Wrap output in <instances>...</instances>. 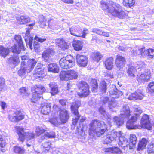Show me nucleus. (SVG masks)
<instances>
[{
  "label": "nucleus",
  "instance_id": "69168bd1",
  "mask_svg": "<svg viewBox=\"0 0 154 154\" xmlns=\"http://www.w3.org/2000/svg\"><path fill=\"white\" fill-rule=\"evenodd\" d=\"M39 80H42L43 79V78L45 76V74L43 72H39Z\"/></svg>",
  "mask_w": 154,
  "mask_h": 154
},
{
  "label": "nucleus",
  "instance_id": "e2e57ef3",
  "mask_svg": "<svg viewBox=\"0 0 154 154\" xmlns=\"http://www.w3.org/2000/svg\"><path fill=\"white\" fill-rule=\"evenodd\" d=\"M45 88L43 86L39 85V95L42 94L45 91Z\"/></svg>",
  "mask_w": 154,
  "mask_h": 154
},
{
  "label": "nucleus",
  "instance_id": "20e7f679",
  "mask_svg": "<svg viewBox=\"0 0 154 154\" xmlns=\"http://www.w3.org/2000/svg\"><path fill=\"white\" fill-rule=\"evenodd\" d=\"M130 115L129 108L127 104H125L121 111L119 117L115 116L113 118L114 122L118 126L122 125L125 119H128Z\"/></svg>",
  "mask_w": 154,
  "mask_h": 154
},
{
  "label": "nucleus",
  "instance_id": "a211bd4d",
  "mask_svg": "<svg viewBox=\"0 0 154 154\" xmlns=\"http://www.w3.org/2000/svg\"><path fill=\"white\" fill-rule=\"evenodd\" d=\"M137 119V117L133 116H132L131 119L128 121L126 123V127L128 129H135L138 128V126L137 125H134V123Z\"/></svg>",
  "mask_w": 154,
  "mask_h": 154
},
{
  "label": "nucleus",
  "instance_id": "0e129e2a",
  "mask_svg": "<svg viewBox=\"0 0 154 154\" xmlns=\"http://www.w3.org/2000/svg\"><path fill=\"white\" fill-rule=\"evenodd\" d=\"M27 90L25 87H23L19 90V92L21 94H25Z\"/></svg>",
  "mask_w": 154,
  "mask_h": 154
},
{
  "label": "nucleus",
  "instance_id": "6e6552de",
  "mask_svg": "<svg viewBox=\"0 0 154 154\" xmlns=\"http://www.w3.org/2000/svg\"><path fill=\"white\" fill-rule=\"evenodd\" d=\"M80 102L78 100L75 103H73L71 107L72 112L74 114V115L76 116L75 117L73 118L72 120V124L74 126H75L78 120L80 117L78 110V109L80 106Z\"/></svg>",
  "mask_w": 154,
  "mask_h": 154
},
{
  "label": "nucleus",
  "instance_id": "7ed1b4c3",
  "mask_svg": "<svg viewBox=\"0 0 154 154\" xmlns=\"http://www.w3.org/2000/svg\"><path fill=\"white\" fill-rule=\"evenodd\" d=\"M15 128L19 137V141L23 143L25 139H26L27 141L34 139L35 134L32 132L30 131H25L24 128L19 126L15 127Z\"/></svg>",
  "mask_w": 154,
  "mask_h": 154
},
{
  "label": "nucleus",
  "instance_id": "b1692460",
  "mask_svg": "<svg viewBox=\"0 0 154 154\" xmlns=\"http://www.w3.org/2000/svg\"><path fill=\"white\" fill-rule=\"evenodd\" d=\"M32 93V102L35 103L38 100V87L37 85H35L32 87L31 89Z\"/></svg>",
  "mask_w": 154,
  "mask_h": 154
},
{
  "label": "nucleus",
  "instance_id": "393cba45",
  "mask_svg": "<svg viewBox=\"0 0 154 154\" xmlns=\"http://www.w3.org/2000/svg\"><path fill=\"white\" fill-rule=\"evenodd\" d=\"M143 97V94L141 91H137L129 95L128 99L130 100H135L137 99L141 100Z\"/></svg>",
  "mask_w": 154,
  "mask_h": 154
},
{
  "label": "nucleus",
  "instance_id": "338daca9",
  "mask_svg": "<svg viewBox=\"0 0 154 154\" xmlns=\"http://www.w3.org/2000/svg\"><path fill=\"white\" fill-rule=\"evenodd\" d=\"M72 84L69 83H68L67 85V90H68L69 91H70L71 92H72L73 91V89L71 87H72Z\"/></svg>",
  "mask_w": 154,
  "mask_h": 154
},
{
  "label": "nucleus",
  "instance_id": "864d4df0",
  "mask_svg": "<svg viewBox=\"0 0 154 154\" xmlns=\"http://www.w3.org/2000/svg\"><path fill=\"white\" fill-rule=\"evenodd\" d=\"M147 152L149 154L154 153V145L153 144L148 146Z\"/></svg>",
  "mask_w": 154,
  "mask_h": 154
},
{
  "label": "nucleus",
  "instance_id": "cd10ccee",
  "mask_svg": "<svg viewBox=\"0 0 154 154\" xmlns=\"http://www.w3.org/2000/svg\"><path fill=\"white\" fill-rule=\"evenodd\" d=\"M104 63L106 69L108 70L112 69L113 66V58L111 57L107 58Z\"/></svg>",
  "mask_w": 154,
  "mask_h": 154
},
{
  "label": "nucleus",
  "instance_id": "9b49d317",
  "mask_svg": "<svg viewBox=\"0 0 154 154\" xmlns=\"http://www.w3.org/2000/svg\"><path fill=\"white\" fill-rule=\"evenodd\" d=\"M121 135V131H119L117 132L114 131H112L110 132L109 134L106 136V137L104 140V143L108 144L112 141L116 140L118 137H119Z\"/></svg>",
  "mask_w": 154,
  "mask_h": 154
},
{
  "label": "nucleus",
  "instance_id": "79ce46f5",
  "mask_svg": "<svg viewBox=\"0 0 154 154\" xmlns=\"http://www.w3.org/2000/svg\"><path fill=\"white\" fill-rule=\"evenodd\" d=\"M72 45L74 48H82V42L80 41L75 40L72 42Z\"/></svg>",
  "mask_w": 154,
  "mask_h": 154
},
{
  "label": "nucleus",
  "instance_id": "bf43d9fd",
  "mask_svg": "<svg viewBox=\"0 0 154 154\" xmlns=\"http://www.w3.org/2000/svg\"><path fill=\"white\" fill-rule=\"evenodd\" d=\"M5 84V80L2 77H0V91L3 89Z\"/></svg>",
  "mask_w": 154,
  "mask_h": 154
},
{
  "label": "nucleus",
  "instance_id": "4d7b16f0",
  "mask_svg": "<svg viewBox=\"0 0 154 154\" xmlns=\"http://www.w3.org/2000/svg\"><path fill=\"white\" fill-rule=\"evenodd\" d=\"M50 122L51 123L53 124L54 126H57L60 123V122H58L57 119L55 118L51 119Z\"/></svg>",
  "mask_w": 154,
  "mask_h": 154
},
{
  "label": "nucleus",
  "instance_id": "680f3d73",
  "mask_svg": "<svg viewBox=\"0 0 154 154\" xmlns=\"http://www.w3.org/2000/svg\"><path fill=\"white\" fill-rule=\"evenodd\" d=\"M34 41L33 43V45L34 46V48H38V37L37 36H35L34 38Z\"/></svg>",
  "mask_w": 154,
  "mask_h": 154
},
{
  "label": "nucleus",
  "instance_id": "ea45409f",
  "mask_svg": "<svg viewBox=\"0 0 154 154\" xmlns=\"http://www.w3.org/2000/svg\"><path fill=\"white\" fill-rule=\"evenodd\" d=\"M123 4L126 7H131L135 4V0H123Z\"/></svg>",
  "mask_w": 154,
  "mask_h": 154
},
{
  "label": "nucleus",
  "instance_id": "2f4dec72",
  "mask_svg": "<svg viewBox=\"0 0 154 154\" xmlns=\"http://www.w3.org/2000/svg\"><path fill=\"white\" fill-rule=\"evenodd\" d=\"M54 51L52 49H48L46 51L44 52L42 56L45 60H47L50 56L54 54Z\"/></svg>",
  "mask_w": 154,
  "mask_h": 154
},
{
  "label": "nucleus",
  "instance_id": "a18cd8bd",
  "mask_svg": "<svg viewBox=\"0 0 154 154\" xmlns=\"http://www.w3.org/2000/svg\"><path fill=\"white\" fill-rule=\"evenodd\" d=\"M9 52V49H0V55L5 57Z\"/></svg>",
  "mask_w": 154,
  "mask_h": 154
},
{
  "label": "nucleus",
  "instance_id": "c756f323",
  "mask_svg": "<svg viewBox=\"0 0 154 154\" xmlns=\"http://www.w3.org/2000/svg\"><path fill=\"white\" fill-rule=\"evenodd\" d=\"M49 86L51 88L50 93L52 95H54L58 93V86L55 83L51 82L49 84Z\"/></svg>",
  "mask_w": 154,
  "mask_h": 154
},
{
  "label": "nucleus",
  "instance_id": "412c9836",
  "mask_svg": "<svg viewBox=\"0 0 154 154\" xmlns=\"http://www.w3.org/2000/svg\"><path fill=\"white\" fill-rule=\"evenodd\" d=\"M60 118L61 121V123H65L69 118V115L68 111L63 109L60 110Z\"/></svg>",
  "mask_w": 154,
  "mask_h": 154
},
{
  "label": "nucleus",
  "instance_id": "6e6d98bb",
  "mask_svg": "<svg viewBox=\"0 0 154 154\" xmlns=\"http://www.w3.org/2000/svg\"><path fill=\"white\" fill-rule=\"evenodd\" d=\"M122 151L118 147H112V153L117 154H121Z\"/></svg>",
  "mask_w": 154,
  "mask_h": 154
},
{
  "label": "nucleus",
  "instance_id": "1a4fd4ad",
  "mask_svg": "<svg viewBox=\"0 0 154 154\" xmlns=\"http://www.w3.org/2000/svg\"><path fill=\"white\" fill-rule=\"evenodd\" d=\"M20 49H11V51L14 53V56L11 57L8 59V63L12 64L14 66L18 65L20 62L19 57L18 56H15L14 54H18L20 51Z\"/></svg>",
  "mask_w": 154,
  "mask_h": 154
},
{
  "label": "nucleus",
  "instance_id": "de8ad7c7",
  "mask_svg": "<svg viewBox=\"0 0 154 154\" xmlns=\"http://www.w3.org/2000/svg\"><path fill=\"white\" fill-rule=\"evenodd\" d=\"M40 27L44 28V27L47 26L46 24V20L45 17L43 16H41L40 17Z\"/></svg>",
  "mask_w": 154,
  "mask_h": 154
},
{
  "label": "nucleus",
  "instance_id": "f704fd0d",
  "mask_svg": "<svg viewBox=\"0 0 154 154\" xmlns=\"http://www.w3.org/2000/svg\"><path fill=\"white\" fill-rule=\"evenodd\" d=\"M60 77L61 80L67 81L69 80L68 71H62L60 73Z\"/></svg>",
  "mask_w": 154,
  "mask_h": 154
},
{
  "label": "nucleus",
  "instance_id": "c03bdc74",
  "mask_svg": "<svg viewBox=\"0 0 154 154\" xmlns=\"http://www.w3.org/2000/svg\"><path fill=\"white\" fill-rule=\"evenodd\" d=\"M51 144L50 142H46L42 144V146L44 148L43 150L45 152H47L49 150L50 148Z\"/></svg>",
  "mask_w": 154,
  "mask_h": 154
},
{
  "label": "nucleus",
  "instance_id": "4be33fe9",
  "mask_svg": "<svg viewBox=\"0 0 154 154\" xmlns=\"http://www.w3.org/2000/svg\"><path fill=\"white\" fill-rule=\"evenodd\" d=\"M42 102L40 106L41 109V112L43 114L47 115L50 111V104L45 103L44 101Z\"/></svg>",
  "mask_w": 154,
  "mask_h": 154
},
{
  "label": "nucleus",
  "instance_id": "aec40b11",
  "mask_svg": "<svg viewBox=\"0 0 154 154\" xmlns=\"http://www.w3.org/2000/svg\"><path fill=\"white\" fill-rule=\"evenodd\" d=\"M9 119L13 122H17L24 119V116L19 112H17L13 116L9 115L8 116Z\"/></svg>",
  "mask_w": 154,
  "mask_h": 154
},
{
  "label": "nucleus",
  "instance_id": "a878e982",
  "mask_svg": "<svg viewBox=\"0 0 154 154\" xmlns=\"http://www.w3.org/2000/svg\"><path fill=\"white\" fill-rule=\"evenodd\" d=\"M14 39L17 42V44H14L11 48H23V45L21 36L16 35Z\"/></svg>",
  "mask_w": 154,
  "mask_h": 154
},
{
  "label": "nucleus",
  "instance_id": "4c0bfd02",
  "mask_svg": "<svg viewBox=\"0 0 154 154\" xmlns=\"http://www.w3.org/2000/svg\"><path fill=\"white\" fill-rule=\"evenodd\" d=\"M68 73L69 74V80L75 79L78 77V73L74 70L68 71Z\"/></svg>",
  "mask_w": 154,
  "mask_h": 154
},
{
  "label": "nucleus",
  "instance_id": "052dcab7",
  "mask_svg": "<svg viewBox=\"0 0 154 154\" xmlns=\"http://www.w3.org/2000/svg\"><path fill=\"white\" fill-rule=\"evenodd\" d=\"M5 146L4 141L3 140L2 135L0 134V149L3 148Z\"/></svg>",
  "mask_w": 154,
  "mask_h": 154
},
{
  "label": "nucleus",
  "instance_id": "7c9ffc66",
  "mask_svg": "<svg viewBox=\"0 0 154 154\" xmlns=\"http://www.w3.org/2000/svg\"><path fill=\"white\" fill-rule=\"evenodd\" d=\"M137 138L134 134H132L130 135V143L129 144V149H131L135 145L137 141Z\"/></svg>",
  "mask_w": 154,
  "mask_h": 154
},
{
  "label": "nucleus",
  "instance_id": "39448f33",
  "mask_svg": "<svg viewBox=\"0 0 154 154\" xmlns=\"http://www.w3.org/2000/svg\"><path fill=\"white\" fill-rule=\"evenodd\" d=\"M27 64H25L24 61H22L21 64L20 69L18 71V74L22 76L25 75L26 72H30L35 65L36 62L34 59H29Z\"/></svg>",
  "mask_w": 154,
  "mask_h": 154
},
{
  "label": "nucleus",
  "instance_id": "f3484780",
  "mask_svg": "<svg viewBox=\"0 0 154 154\" xmlns=\"http://www.w3.org/2000/svg\"><path fill=\"white\" fill-rule=\"evenodd\" d=\"M109 88V91L110 97L114 99L118 98L121 92L116 88V86L114 85H110Z\"/></svg>",
  "mask_w": 154,
  "mask_h": 154
},
{
  "label": "nucleus",
  "instance_id": "5fc2aeb1",
  "mask_svg": "<svg viewBox=\"0 0 154 154\" xmlns=\"http://www.w3.org/2000/svg\"><path fill=\"white\" fill-rule=\"evenodd\" d=\"M145 65L141 61H140L137 62L136 64L135 68L136 69H140L142 68Z\"/></svg>",
  "mask_w": 154,
  "mask_h": 154
},
{
  "label": "nucleus",
  "instance_id": "6ab92c4d",
  "mask_svg": "<svg viewBox=\"0 0 154 154\" xmlns=\"http://www.w3.org/2000/svg\"><path fill=\"white\" fill-rule=\"evenodd\" d=\"M150 72L147 71L141 73L139 76H138L137 80L139 82H144L148 81L150 79Z\"/></svg>",
  "mask_w": 154,
  "mask_h": 154
},
{
  "label": "nucleus",
  "instance_id": "c9c22d12",
  "mask_svg": "<svg viewBox=\"0 0 154 154\" xmlns=\"http://www.w3.org/2000/svg\"><path fill=\"white\" fill-rule=\"evenodd\" d=\"M92 57L94 61L98 62L103 57V55L100 53L95 52L93 53Z\"/></svg>",
  "mask_w": 154,
  "mask_h": 154
},
{
  "label": "nucleus",
  "instance_id": "dca6fc26",
  "mask_svg": "<svg viewBox=\"0 0 154 154\" xmlns=\"http://www.w3.org/2000/svg\"><path fill=\"white\" fill-rule=\"evenodd\" d=\"M41 135L42 139H45L46 137L48 138H54L55 137V133L54 132H51L49 133L45 132V130L42 128H39V136Z\"/></svg>",
  "mask_w": 154,
  "mask_h": 154
},
{
  "label": "nucleus",
  "instance_id": "09e8293b",
  "mask_svg": "<svg viewBox=\"0 0 154 154\" xmlns=\"http://www.w3.org/2000/svg\"><path fill=\"white\" fill-rule=\"evenodd\" d=\"M148 92L152 93L154 92V82H150L148 85L147 88Z\"/></svg>",
  "mask_w": 154,
  "mask_h": 154
},
{
  "label": "nucleus",
  "instance_id": "f03ea898",
  "mask_svg": "<svg viewBox=\"0 0 154 154\" xmlns=\"http://www.w3.org/2000/svg\"><path fill=\"white\" fill-rule=\"evenodd\" d=\"M107 129V125L103 121L97 119L92 120L89 125L90 137L92 138L95 135L100 136L105 133Z\"/></svg>",
  "mask_w": 154,
  "mask_h": 154
},
{
  "label": "nucleus",
  "instance_id": "0eeeda50",
  "mask_svg": "<svg viewBox=\"0 0 154 154\" xmlns=\"http://www.w3.org/2000/svg\"><path fill=\"white\" fill-rule=\"evenodd\" d=\"M69 31L70 34L73 36L82 37L85 38V35L88 33V30L86 28H84L82 30V29L78 27H72L69 28Z\"/></svg>",
  "mask_w": 154,
  "mask_h": 154
},
{
  "label": "nucleus",
  "instance_id": "423d86ee",
  "mask_svg": "<svg viewBox=\"0 0 154 154\" xmlns=\"http://www.w3.org/2000/svg\"><path fill=\"white\" fill-rule=\"evenodd\" d=\"M74 58L70 55L61 59L59 61L60 66L62 68L67 69L72 67L75 65Z\"/></svg>",
  "mask_w": 154,
  "mask_h": 154
},
{
  "label": "nucleus",
  "instance_id": "58836bf2",
  "mask_svg": "<svg viewBox=\"0 0 154 154\" xmlns=\"http://www.w3.org/2000/svg\"><path fill=\"white\" fill-rule=\"evenodd\" d=\"M99 110L100 112L102 115L105 118L107 119V120L109 122V125H111V124H110L109 122L110 120V116L107 114L104 109L102 107H100L99 109Z\"/></svg>",
  "mask_w": 154,
  "mask_h": 154
},
{
  "label": "nucleus",
  "instance_id": "3c124183",
  "mask_svg": "<svg viewBox=\"0 0 154 154\" xmlns=\"http://www.w3.org/2000/svg\"><path fill=\"white\" fill-rule=\"evenodd\" d=\"M90 83L93 87V90L95 91L97 88V84L96 80L95 79H93L91 81Z\"/></svg>",
  "mask_w": 154,
  "mask_h": 154
},
{
  "label": "nucleus",
  "instance_id": "49530a36",
  "mask_svg": "<svg viewBox=\"0 0 154 154\" xmlns=\"http://www.w3.org/2000/svg\"><path fill=\"white\" fill-rule=\"evenodd\" d=\"M100 88L103 93H105L106 90V86L105 82L103 81L100 84Z\"/></svg>",
  "mask_w": 154,
  "mask_h": 154
},
{
  "label": "nucleus",
  "instance_id": "5701e85b",
  "mask_svg": "<svg viewBox=\"0 0 154 154\" xmlns=\"http://www.w3.org/2000/svg\"><path fill=\"white\" fill-rule=\"evenodd\" d=\"M119 140L118 145L120 147L122 148L124 150L126 149L127 147H129V143L127 138L120 135L119 136Z\"/></svg>",
  "mask_w": 154,
  "mask_h": 154
},
{
  "label": "nucleus",
  "instance_id": "4468645a",
  "mask_svg": "<svg viewBox=\"0 0 154 154\" xmlns=\"http://www.w3.org/2000/svg\"><path fill=\"white\" fill-rule=\"evenodd\" d=\"M77 63L80 67H85L88 64V58L84 55L77 54L76 56Z\"/></svg>",
  "mask_w": 154,
  "mask_h": 154
},
{
  "label": "nucleus",
  "instance_id": "bb28decb",
  "mask_svg": "<svg viewBox=\"0 0 154 154\" xmlns=\"http://www.w3.org/2000/svg\"><path fill=\"white\" fill-rule=\"evenodd\" d=\"M56 44V45L60 48H68L69 47V44L66 42L62 38H59L57 39Z\"/></svg>",
  "mask_w": 154,
  "mask_h": 154
},
{
  "label": "nucleus",
  "instance_id": "a19ab883",
  "mask_svg": "<svg viewBox=\"0 0 154 154\" xmlns=\"http://www.w3.org/2000/svg\"><path fill=\"white\" fill-rule=\"evenodd\" d=\"M13 150L15 153L18 154H23L25 151L23 147H20L18 146L14 147Z\"/></svg>",
  "mask_w": 154,
  "mask_h": 154
},
{
  "label": "nucleus",
  "instance_id": "603ef678",
  "mask_svg": "<svg viewBox=\"0 0 154 154\" xmlns=\"http://www.w3.org/2000/svg\"><path fill=\"white\" fill-rule=\"evenodd\" d=\"M146 52H147L146 54H148L150 58H152L154 56V50L153 49H148L147 50Z\"/></svg>",
  "mask_w": 154,
  "mask_h": 154
},
{
  "label": "nucleus",
  "instance_id": "473e14b6",
  "mask_svg": "<svg viewBox=\"0 0 154 154\" xmlns=\"http://www.w3.org/2000/svg\"><path fill=\"white\" fill-rule=\"evenodd\" d=\"M136 69L134 66H131L128 68L127 73L128 76L131 78L134 77L135 76V73Z\"/></svg>",
  "mask_w": 154,
  "mask_h": 154
},
{
  "label": "nucleus",
  "instance_id": "37998d69",
  "mask_svg": "<svg viewBox=\"0 0 154 154\" xmlns=\"http://www.w3.org/2000/svg\"><path fill=\"white\" fill-rule=\"evenodd\" d=\"M109 107L112 111H114L113 109L118 108V106L117 103L115 101H111L109 103Z\"/></svg>",
  "mask_w": 154,
  "mask_h": 154
},
{
  "label": "nucleus",
  "instance_id": "e433bc0d",
  "mask_svg": "<svg viewBox=\"0 0 154 154\" xmlns=\"http://www.w3.org/2000/svg\"><path fill=\"white\" fill-rule=\"evenodd\" d=\"M18 22L20 24H24L28 23L30 20L29 18L26 16H21L20 18L18 19Z\"/></svg>",
  "mask_w": 154,
  "mask_h": 154
},
{
  "label": "nucleus",
  "instance_id": "774afa93",
  "mask_svg": "<svg viewBox=\"0 0 154 154\" xmlns=\"http://www.w3.org/2000/svg\"><path fill=\"white\" fill-rule=\"evenodd\" d=\"M104 151L108 154L112 153V147L106 148L104 149Z\"/></svg>",
  "mask_w": 154,
  "mask_h": 154
},
{
  "label": "nucleus",
  "instance_id": "2eb2a0df",
  "mask_svg": "<svg viewBox=\"0 0 154 154\" xmlns=\"http://www.w3.org/2000/svg\"><path fill=\"white\" fill-rule=\"evenodd\" d=\"M149 119L148 115L144 114L141 119V124L143 128L150 130L151 128V125Z\"/></svg>",
  "mask_w": 154,
  "mask_h": 154
},
{
  "label": "nucleus",
  "instance_id": "f257e3e1",
  "mask_svg": "<svg viewBox=\"0 0 154 154\" xmlns=\"http://www.w3.org/2000/svg\"><path fill=\"white\" fill-rule=\"evenodd\" d=\"M100 4L101 8L108 15L122 19L124 17L123 8L119 4L111 0H102Z\"/></svg>",
  "mask_w": 154,
  "mask_h": 154
},
{
  "label": "nucleus",
  "instance_id": "13d9d810",
  "mask_svg": "<svg viewBox=\"0 0 154 154\" xmlns=\"http://www.w3.org/2000/svg\"><path fill=\"white\" fill-rule=\"evenodd\" d=\"M93 32L96 33L99 35H101L102 31L101 29L97 28H94L92 30Z\"/></svg>",
  "mask_w": 154,
  "mask_h": 154
},
{
  "label": "nucleus",
  "instance_id": "9d476101",
  "mask_svg": "<svg viewBox=\"0 0 154 154\" xmlns=\"http://www.w3.org/2000/svg\"><path fill=\"white\" fill-rule=\"evenodd\" d=\"M79 87L81 91L80 92H77V94L80 97H85L89 94V91L88 90V85L86 82H82Z\"/></svg>",
  "mask_w": 154,
  "mask_h": 154
},
{
  "label": "nucleus",
  "instance_id": "72a5a7b5",
  "mask_svg": "<svg viewBox=\"0 0 154 154\" xmlns=\"http://www.w3.org/2000/svg\"><path fill=\"white\" fill-rule=\"evenodd\" d=\"M147 142V140L145 138L142 139L139 143L137 150L140 151L144 148L146 145Z\"/></svg>",
  "mask_w": 154,
  "mask_h": 154
},
{
  "label": "nucleus",
  "instance_id": "f8f14e48",
  "mask_svg": "<svg viewBox=\"0 0 154 154\" xmlns=\"http://www.w3.org/2000/svg\"><path fill=\"white\" fill-rule=\"evenodd\" d=\"M34 24H30L28 25V26L30 28L28 27L26 29V33L25 34V40L26 42V45L28 47V45L29 46L30 48H32V42L33 39V37H30V30L32 29V26L34 25Z\"/></svg>",
  "mask_w": 154,
  "mask_h": 154
},
{
  "label": "nucleus",
  "instance_id": "ddd939ff",
  "mask_svg": "<svg viewBox=\"0 0 154 154\" xmlns=\"http://www.w3.org/2000/svg\"><path fill=\"white\" fill-rule=\"evenodd\" d=\"M126 63V60L124 57L119 55H117L116 56L115 64L117 69L119 70L122 68Z\"/></svg>",
  "mask_w": 154,
  "mask_h": 154
},
{
  "label": "nucleus",
  "instance_id": "8fccbe9b",
  "mask_svg": "<svg viewBox=\"0 0 154 154\" xmlns=\"http://www.w3.org/2000/svg\"><path fill=\"white\" fill-rule=\"evenodd\" d=\"M134 112H137L135 114V116L137 117H138L139 115L141 114L142 111L141 109L138 106H136L134 108Z\"/></svg>",
  "mask_w": 154,
  "mask_h": 154
},
{
  "label": "nucleus",
  "instance_id": "c85d7f7f",
  "mask_svg": "<svg viewBox=\"0 0 154 154\" xmlns=\"http://www.w3.org/2000/svg\"><path fill=\"white\" fill-rule=\"evenodd\" d=\"M48 67V71H49L54 73H57L59 71L58 66L55 63L49 64Z\"/></svg>",
  "mask_w": 154,
  "mask_h": 154
}]
</instances>
